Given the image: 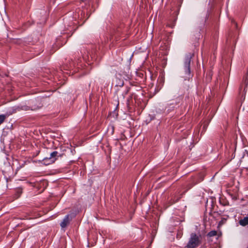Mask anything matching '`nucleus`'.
Masks as SVG:
<instances>
[{
    "label": "nucleus",
    "instance_id": "f257e3e1",
    "mask_svg": "<svg viewBox=\"0 0 248 248\" xmlns=\"http://www.w3.org/2000/svg\"><path fill=\"white\" fill-rule=\"evenodd\" d=\"M201 243L200 236L192 233L189 241L186 246V248H195Z\"/></svg>",
    "mask_w": 248,
    "mask_h": 248
},
{
    "label": "nucleus",
    "instance_id": "f03ea898",
    "mask_svg": "<svg viewBox=\"0 0 248 248\" xmlns=\"http://www.w3.org/2000/svg\"><path fill=\"white\" fill-rule=\"evenodd\" d=\"M191 59V56L189 55L187 56L185 59V72L186 74L187 75V78H189L190 77V64Z\"/></svg>",
    "mask_w": 248,
    "mask_h": 248
},
{
    "label": "nucleus",
    "instance_id": "7ed1b4c3",
    "mask_svg": "<svg viewBox=\"0 0 248 248\" xmlns=\"http://www.w3.org/2000/svg\"><path fill=\"white\" fill-rule=\"evenodd\" d=\"M70 222V219L68 215L65 217L62 221L61 223V226L62 228H64L67 226Z\"/></svg>",
    "mask_w": 248,
    "mask_h": 248
},
{
    "label": "nucleus",
    "instance_id": "20e7f679",
    "mask_svg": "<svg viewBox=\"0 0 248 248\" xmlns=\"http://www.w3.org/2000/svg\"><path fill=\"white\" fill-rule=\"evenodd\" d=\"M57 154L58 152L56 151H54L51 153L50 157L48 158V159L50 160V162L53 163L55 161V159L54 157L57 155Z\"/></svg>",
    "mask_w": 248,
    "mask_h": 248
},
{
    "label": "nucleus",
    "instance_id": "39448f33",
    "mask_svg": "<svg viewBox=\"0 0 248 248\" xmlns=\"http://www.w3.org/2000/svg\"><path fill=\"white\" fill-rule=\"evenodd\" d=\"M239 224L243 226L248 225V217H245L243 219L240 220Z\"/></svg>",
    "mask_w": 248,
    "mask_h": 248
},
{
    "label": "nucleus",
    "instance_id": "423d86ee",
    "mask_svg": "<svg viewBox=\"0 0 248 248\" xmlns=\"http://www.w3.org/2000/svg\"><path fill=\"white\" fill-rule=\"evenodd\" d=\"M8 115L6 114H2L0 115V125L3 123V122L4 121L6 117L8 116Z\"/></svg>",
    "mask_w": 248,
    "mask_h": 248
},
{
    "label": "nucleus",
    "instance_id": "0eeeda50",
    "mask_svg": "<svg viewBox=\"0 0 248 248\" xmlns=\"http://www.w3.org/2000/svg\"><path fill=\"white\" fill-rule=\"evenodd\" d=\"M217 234V232L215 231H212L209 232L208 234V236L211 237L216 235Z\"/></svg>",
    "mask_w": 248,
    "mask_h": 248
}]
</instances>
